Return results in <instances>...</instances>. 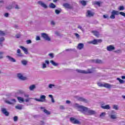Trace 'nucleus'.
I'll list each match as a JSON object with an SVG mask.
<instances>
[{
    "label": "nucleus",
    "instance_id": "14",
    "mask_svg": "<svg viewBox=\"0 0 125 125\" xmlns=\"http://www.w3.org/2000/svg\"><path fill=\"white\" fill-rule=\"evenodd\" d=\"M1 111L2 112V114L5 115V116H6L7 117H8V116H9V112L7 111V110H6V108H1Z\"/></svg>",
    "mask_w": 125,
    "mask_h": 125
},
{
    "label": "nucleus",
    "instance_id": "59",
    "mask_svg": "<svg viewBox=\"0 0 125 125\" xmlns=\"http://www.w3.org/2000/svg\"><path fill=\"white\" fill-rule=\"evenodd\" d=\"M31 99H32V98H29L26 99L24 101H25V102H29V101H30Z\"/></svg>",
    "mask_w": 125,
    "mask_h": 125
},
{
    "label": "nucleus",
    "instance_id": "19",
    "mask_svg": "<svg viewBox=\"0 0 125 125\" xmlns=\"http://www.w3.org/2000/svg\"><path fill=\"white\" fill-rule=\"evenodd\" d=\"M6 58H7L8 60H9V61H10V62H16V60H15V59L12 57L11 56H10L8 55L6 56Z\"/></svg>",
    "mask_w": 125,
    "mask_h": 125
},
{
    "label": "nucleus",
    "instance_id": "35",
    "mask_svg": "<svg viewBox=\"0 0 125 125\" xmlns=\"http://www.w3.org/2000/svg\"><path fill=\"white\" fill-rule=\"evenodd\" d=\"M81 105H80V104H74V106L75 107V108H77V110H78L80 108Z\"/></svg>",
    "mask_w": 125,
    "mask_h": 125
},
{
    "label": "nucleus",
    "instance_id": "13",
    "mask_svg": "<svg viewBox=\"0 0 125 125\" xmlns=\"http://www.w3.org/2000/svg\"><path fill=\"white\" fill-rule=\"evenodd\" d=\"M38 3L39 4V5H41L43 8H44L45 9H46L47 8V5L43 2L42 1H38Z\"/></svg>",
    "mask_w": 125,
    "mask_h": 125
},
{
    "label": "nucleus",
    "instance_id": "41",
    "mask_svg": "<svg viewBox=\"0 0 125 125\" xmlns=\"http://www.w3.org/2000/svg\"><path fill=\"white\" fill-rule=\"evenodd\" d=\"M113 109H114V110H119V106L117 104H114L113 106Z\"/></svg>",
    "mask_w": 125,
    "mask_h": 125
},
{
    "label": "nucleus",
    "instance_id": "30",
    "mask_svg": "<svg viewBox=\"0 0 125 125\" xmlns=\"http://www.w3.org/2000/svg\"><path fill=\"white\" fill-rule=\"evenodd\" d=\"M21 63L23 66H26L28 64V61L26 60H22L21 61Z\"/></svg>",
    "mask_w": 125,
    "mask_h": 125
},
{
    "label": "nucleus",
    "instance_id": "25",
    "mask_svg": "<svg viewBox=\"0 0 125 125\" xmlns=\"http://www.w3.org/2000/svg\"><path fill=\"white\" fill-rule=\"evenodd\" d=\"M20 48H21V49L24 51L25 54H28V49H27L25 47L20 46Z\"/></svg>",
    "mask_w": 125,
    "mask_h": 125
},
{
    "label": "nucleus",
    "instance_id": "18",
    "mask_svg": "<svg viewBox=\"0 0 125 125\" xmlns=\"http://www.w3.org/2000/svg\"><path fill=\"white\" fill-rule=\"evenodd\" d=\"M15 3H16L15 1H12L11 2V5H9L6 7V9H7V10H11V9H12V8H13V5H14Z\"/></svg>",
    "mask_w": 125,
    "mask_h": 125
},
{
    "label": "nucleus",
    "instance_id": "4",
    "mask_svg": "<svg viewBox=\"0 0 125 125\" xmlns=\"http://www.w3.org/2000/svg\"><path fill=\"white\" fill-rule=\"evenodd\" d=\"M41 37L45 40L47 42H50L51 41V39L48 36V34L44 33H41Z\"/></svg>",
    "mask_w": 125,
    "mask_h": 125
},
{
    "label": "nucleus",
    "instance_id": "31",
    "mask_svg": "<svg viewBox=\"0 0 125 125\" xmlns=\"http://www.w3.org/2000/svg\"><path fill=\"white\" fill-rule=\"evenodd\" d=\"M76 71L77 73H79L80 74H85V70L76 69Z\"/></svg>",
    "mask_w": 125,
    "mask_h": 125
},
{
    "label": "nucleus",
    "instance_id": "54",
    "mask_svg": "<svg viewBox=\"0 0 125 125\" xmlns=\"http://www.w3.org/2000/svg\"><path fill=\"white\" fill-rule=\"evenodd\" d=\"M18 121V117L14 116V122H17Z\"/></svg>",
    "mask_w": 125,
    "mask_h": 125
},
{
    "label": "nucleus",
    "instance_id": "43",
    "mask_svg": "<svg viewBox=\"0 0 125 125\" xmlns=\"http://www.w3.org/2000/svg\"><path fill=\"white\" fill-rule=\"evenodd\" d=\"M119 10L120 11H123V10H125V7H124V6H120L119 8H118Z\"/></svg>",
    "mask_w": 125,
    "mask_h": 125
},
{
    "label": "nucleus",
    "instance_id": "10",
    "mask_svg": "<svg viewBox=\"0 0 125 125\" xmlns=\"http://www.w3.org/2000/svg\"><path fill=\"white\" fill-rule=\"evenodd\" d=\"M94 72H95V67H92L90 69L88 68L87 71L85 70V74H92V73H94Z\"/></svg>",
    "mask_w": 125,
    "mask_h": 125
},
{
    "label": "nucleus",
    "instance_id": "12",
    "mask_svg": "<svg viewBox=\"0 0 125 125\" xmlns=\"http://www.w3.org/2000/svg\"><path fill=\"white\" fill-rule=\"evenodd\" d=\"M75 98L77 99L79 101H81L82 102H85V103H86L87 102V100L83 97H79L78 96H75Z\"/></svg>",
    "mask_w": 125,
    "mask_h": 125
},
{
    "label": "nucleus",
    "instance_id": "51",
    "mask_svg": "<svg viewBox=\"0 0 125 125\" xmlns=\"http://www.w3.org/2000/svg\"><path fill=\"white\" fill-rule=\"evenodd\" d=\"M53 86H55V85L53 84H49L48 85V88H52V87H53Z\"/></svg>",
    "mask_w": 125,
    "mask_h": 125
},
{
    "label": "nucleus",
    "instance_id": "63",
    "mask_svg": "<svg viewBox=\"0 0 125 125\" xmlns=\"http://www.w3.org/2000/svg\"><path fill=\"white\" fill-rule=\"evenodd\" d=\"M9 15V14H8V13H6L4 14L5 17H8Z\"/></svg>",
    "mask_w": 125,
    "mask_h": 125
},
{
    "label": "nucleus",
    "instance_id": "7",
    "mask_svg": "<svg viewBox=\"0 0 125 125\" xmlns=\"http://www.w3.org/2000/svg\"><path fill=\"white\" fill-rule=\"evenodd\" d=\"M17 76L18 79L21 80V81H27V80H28V78H27V77L23 76L22 73H18Z\"/></svg>",
    "mask_w": 125,
    "mask_h": 125
},
{
    "label": "nucleus",
    "instance_id": "62",
    "mask_svg": "<svg viewBox=\"0 0 125 125\" xmlns=\"http://www.w3.org/2000/svg\"><path fill=\"white\" fill-rule=\"evenodd\" d=\"M24 97H25V98H29V95L27 94H24Z\"/></svg>",
    "mask_w": 125,
    "mask_h": 125
},
{
    "label": "nucleus",
    "instance_id": "50",
    "mask_svg": "<svg viewBox=\"0 0 125 125\" xmlns=\"http://www.w3.org/2000/svg\"><path fill=\"white\" fill-rule=\"evenodd\" d=\"M15 9H18V10H19V9H21V8L20 7V6H19V5H17V4H16V5H15Z\"/></svg>",
    "mask_w": 125,
    "mask_h": 125
},
{
    "label": "nucleus",
    "instance_id": "17",
    "mask_svg": "<svg viewBox=\"0 0 125 125\" xmlns=\"http://www.w3.org/2000/svg\"><path fill=\"white\" fill-rule=\"evenodd\" d=\"M115 49L116 47L112 45L107 46L106 47V50H107V51H113V50H115Z\"/></svg>",
    "mask_w": 125,
    "mask_h": 125
},
{
    "label": "nucleus",
    "instance_id": "45",
    "mask_svg": "<svg viewBox=\"0 0 125 125\" xmlns=\"http://www.w3.org/2000/svg\"><path fill=\"white\" fill-rule=\"evenodd\" d=\"M78 28L81 30V31H82V32H84V29H83V28L82 27V26H81L80 25H78Z\"/></svg>",
    "mask_w": 125,
    "mask_h": 125
},
{
    "label": "nucleus",
    "instance_id": "6",
    "mask_svg": "<svg viewBox=\"0 0 125 125\" xmlns=\"http://www.w3.org/2000/svg\"><path fill=\"white\" fill-rule=\"evenodd\" d=\"M91 62H92V63H95V64H102L105 63V62H104L103 61H102L100 59H97L95 60H92Z\"/></svg>",
    "mask_w": 125,
    "mask_h": 125
},
{
    "label": "nucleus",
    "instance_id": "24",
    "mask_svg": "<svg viewBox=\"0 0 125 125\" xmlns=\"http://www.w3.org/2000/svg\"><path fill=\"white\" fill-rule=\"evenodd\" d=\"M113 86V85L108 83H105L104 84V87H105V88L110 89Z\"/></svg>",
    "mask_w": 125,
    "mask_h": 125
},
{
    "label": "nucleus",
    "instance_id": "16",
    "mask_svg": "<svg viewBox=\"0 0 125 125\" xmlns=\"http://www.w3.org/2000/svg\"><path fill=\"white\" fill-rule=\"evenodd\" d=\"M46 65H49V61L45 60V62H42V69H45L47 67Z\"/></svg>",
    "mask_w": 125,
    "mask_h": 125
},
{
    "label": "nucleus",
    "instance_id": "11",
    "mask_svg": "<svg viewBox=\"0 0 125 125\" xmlns=\"http://www.w3.org/2000/svg\"><path fill=\"white\" fill-rule=\"evenodd\" d=\"M5 103H7V104H9V105H13L16 103V100L15 99H11L10 101L8 100H5Z\"/></svg>",
    "mask_w": 125,
    "mask_h": 125
},
{
    "label": "nucleus",
    "instance_id": "53",
    "mask_svg": "<svg viewBox=\"0 0 125 125\" xmlns=\"http://www.w3.org/2000/svg\"><path fill=\"white\" fill-rule=\"evenodd\" d=\"M27 44H30V43H32V41L31 40H28L26 41Z\"/></svg>",
    "mask_w": 125,
    "mask_h": 125
},
{
    "label": "nucleus",
    "instance_id": "20",
    "mask_svg": "<svg viewBox=\"0 0 125 125\" xmlns=\"http://www.w3.org/2000/svg\"><path fill=\"white\" fill-rule=\"evenodd\" d=\"M62 5L64 7H65V8H67L68 9H72V8L71 5H70V4L68 3H64Z\"/></svg>",
    "mask_w": 125,
    "mask_h": 125
},
{
    "label": "nucleus",
    "instance_id": "5",
    "mask_svg": "<svg viewBox=\"0 0 125 125\" xmlns=\"http://www.w3.org/2000/svg\"><path fill=\"white\" fill-rule=\"evenodd\" d=\"M103 41L101 39H94L93 41L88 42V43L92 44H98V43H101Z\"/></svg>",
    "mask_w": 125,
    "mask_h": 125
},
{
    "label": "nucleus",
    "instance_id": "36",
    "mask_svg": "<svg viewBox=\"0 0 125 125\" xmlns=\"http://www.w3.org/2000/svg\"><path fill=\"white\" fill-rule=\"evenodd\" d=\"M117 81H119L120 83H125V81L120 79L119 78H117Z\"/></svg>",
    "mask_w": 125,
    "mask_h": 125
},
{
    "label": "nucleus",
    "instance_id": "64",
    "mask_svg": "<svg viewBox=\"0 0 125 125\" xmlns=\"http://www.w3.org/2000/svg\"><path fill=\"white\" fill-rule=\"evenodd\" d=\"M66 104H71V101H70L69 100H66Z\"/></svg>",
    "mask_w": 125,
    "mask_h": 125
},
{
    "label": "nucleus",
    "instance_id": "60",
    "mask_svg": "<svg viewBox=\"0 0 125 125\" xmlns=\"http://www.w3.org/2000/svg\"><path fill=\"white\" fill-rule=\"evenodd\" d=\"M51 25H52V26H55V22H54L53 21H51Z\"/></svg>",
    "mask_w": 125,
    "mask_h": 125
},
{
    "label": "nucleus",
    "instance_id": "52",
    "mask_svg": "<svg viewBox=\"0 0 125 125\" xmlns=\"http://www.w3.org/2000/svg\"><path fill=\"white\" fill-rule=\"evenodd\" d=\"M98 85L101 87H104V84H102L101 83H98Z\"/></svg>",
    "mask_w": 125,
    "mask_h": 125
},
{
    "label": "nucleus",
    "instance_id": "23",
    "mask_svg": "<svg viewBox=\"0 0 125 125\" xmlns=\"http://www.w3.org/2000/svg\"><path fill=\"white\" fill-rule=\"evenodd\" d=\"M50 63H51V64H52V65L53 66H54L55 67H57L59 66V63L54 62V61L53 60L50 61Z\"/></svg>",
    "mask_w": 125,
    "mask_h": 125
},
{
    "label": "nucleus",
    "instance_id": "3",
    "mask_svg": "<svg viewBox=\"0 0 125 125\" xmlns=\"http://www.w3.org/2000/svg\"><path fill=\"white\" fill-rule=\"evenodd\" d=\"M79 112L83 113L84 115H86V112L87 111V107L83 106V105H81L78 110Z\"/></svg>",
    "mask_w": 125,
    "mask_h": 125
},
{
    "label": "nucleus",
    "instance_id": "58",
    "mask_svg": "<svg viewBox=\"0 0 125 125\" xmlns=\"http://www.w3.org/2000/svg\"><path fill=\"white\" fill-rule=\"evenodd\" d=\"M60 109H61V110H64L65 107H64V105H60Z\"/></svg>",
    "mask_w": 125,
    "mask_h": 125
},
{
    "label": "nucleus",
    "instance_id": "44",
    "mask_svg": "<svg viewBox=\"0 0 125 125\" xmlns=\"http://www.w3.org/2000/svg\"><path fill=\"white\" fill-rule=\"evenodd\" d=\"M48 56H49L51 58H54V53H49L48 54Z\"/></svg>",
    "mask_w": 125,
    "mask_h": 125
},
{
    "label": "nucleus",
    "instance_id": "32",
    "mask_svg": "<svg viewBox=\"0 0 125 125\" xmlns=\"http://www.w3.org/2000/svg\"><path fill=\"white\" fill-rule=\"evenodd\" d=\"M29 90H31V91L34 90V89H35L36 88V85L35 84H32V85H31L29 87Z\"/></svg>",
    "mask_w": 125,
    "mask_h": 125
},
{
    "label": "nucleus",
    "instance_id": "21",
    "mask_svg": "<svg viewBox=\"0 0 125 125\" xmlns=\"http://www.w3.org/2000/svg\"><path fill=\"white\" fill-rule=\"evenodd\" d=\"M17 56H18V57H24V55L21 53V50L20 49L17 50Z\"/></svg>",
    "mask_w": 125,
    "mask_h": 125
},
{
    "label": "nucleus",
    "instance_id": "28",
    "mask_svg": "<svg viewBox=\"0 0 125 125\" xmlns=\"http://www.w3.org/2000/svg\"><path fill=\"white\" fill-rule=\"evenodd\" d=\"M17 99L19 103H22V102H24L25 101V100H24V98L21 97H18Z\"/></svg>",
    "mask_w": 125,
    "mask_h": 125
},
{
    "label": "nucleus",
    "instance_id": "2",
    "mask_svg": "<svg viewBox=\"0 0 125 125\" xmlns=\"http://www.w3.org/2000/svg\"><path fill=\"white\" fill-rule=\"evenodd\" d=\"M108 117H109L111 120H116V119H117L116 112L114 110L108 112Z\"/></svg>",
    "mask_w": 125,
    "mask_h": 125
},
{
    "label": "nucleus",
    "instance_id": "27",
    "mask_svg": "<svg viewBox=\"0 0 125 125\" xmlns=\"http://www.w3.org/2000/svg\"><path fill=\"white\" fill-rule=\"evenodd\" d=\"M102 109H104L105 110H110L111 108V107H110V105L109 104H106V105L102 106Z\"/></svg>",
    "mask_w": 125,
    "mask_h": 125
},
{
    "label": "nucleus",
    "instance_id": "39",
    "mask_svg": "<svg viewBox=\"0 0 125 125\" xmlns=\"http://www.w3.org/2000/svg\"><path fill=\"white\" fill-rule=\"evenodd\" d=\"M45 114L46 115H50V112L48 111V110L46 109H44V110H42Z\"/></svg>",
    "mask_w": 125,
    "mask_h": 125
},
{
    "label": "nucleus",
    "instance_id": "55",
    "mask_svg": "<svg viewBox=\"0 0 125 125\" xmlns=\"http://www.w3.org/2000/svg\"><path fill=\"white\" fill-rule=\"evenodd\" d=\"M105 115H106V113H105V112H102V113L100 114V117H105Z\"/></svg>",
    "mask_w": 125,
    "mask_h": 125
},
{
    "label": "nucleus",
    "instance_id": "42",
    "mask_svg": "<svg viewBox=\"0 0 125 125\" xmlns=\"http://www.w3.org/2000/svg\"><path fill=\"white\" fill-rule=\"evenodd\" d=\"M74 125H81V122L76 119L75 120Z\"/></svg>",
    "mask_w": 125,
    "mask_h": 125
},
{
    "label": "nucleus",
    "instance_id": "15",
    "mask_svg": "<svg viewBox=\"0 0 125 125\" xmlns=\"http://www.w3.org/2000/svg\"><path fill=\"white\" fill-rule=\"evenodd\" d=\"M86 17H93L94 16V13L91 12L90 10L87 11L86 14Z\"/></svg>",
    "mask_w": 125,
    "mask_h": 125
},
{
    "label": "nucleus",
    "instance_id": "40",
    "mask_svg": "<svg viewBox=\"0 0 125 125\" xmlns=\"http://www.w3.org/2000/svg\"><path fill=\"white\" fill-rule=\"evenodd\" d=\"M76 119L73 117L70 118V121L72 124H75V121H76Z\"/></svg>",
    "mask_w": 125,
    "mask_h": 125
},
{
    "label": "nucleus",
    "instance_id": "48",
    "mask_svg": "<svg viewBox=\"0 0 125 125\" xmlns=\"http://www.w3.org/2000/svg\"><path fill=\"white\" fill-rule=\"evenodd\" d=\"M65 51H76V49H66Z\"/></svg>",
    "mask_w": 125,
    "mask_h": 125
},
{
    "label": "nucleus",
    "instance_id": "9",
    "mask_svg": "<svg viewBox=\"0 0 125 125\" xmlns=\"http://www.w3.org/2000/svg\"><path fill=\"white\" fill-rule=\"evenodd\" d=\"M95 114H96V112L95 110H91L90 108H87L86 115L91 116L92 115H95Z\"/></svg>",
    "mask_w": 125,
    "mask_h": 125
},
{
    "label": "nucleus",
    "instance_id": "33",
    "mask_svg": "<svg viewBox=\"0 0 125 125\" xmlns=\"http://www.w3.org/2000/svg\"><path fill=\"white\" fill-rule=\"evenodd\" d=\"M49 6L50 8H55V7H56V5H55L53 3H50L49 5Z\"/></svg>",
    "mask_w": 125,
    "mask_h": 125
},
{
    "label": "nucleus",
    "instance_id": "57",
    "mask_svg": "<svg viewBox=\"0 0 125 125\" xmlns=\"http://www.w3.org/2000/svg\"><path fill=\"white\" fill-rule=\"evenodd\" d=\"M74 35L77 39H80V35H79V34L75 33Z\"/></svg>",
    "mask_w": 125,
    "mask_h": 125
},
{
    "label": "nucleus",
    "instance_id": "26",
    "mask_svg": "<svg viewBox=\"0 0 125 125\" xmlns=\"http://www.w3.org/2000/svg\"><path fill=\"white\" fill-rule=\"evenodd\" d=\"M91 33H92L94 36H95V37H96L97 38H98L99 37L100 34L99 32H98V31L94 30L91 31Z\"/></svg>",
    "mask_w": 125,
    "mask_h": 125
},
{
    "label": "nucleus",
    "instance_id": "46",
    "mask_svg": "<svg viewBox=\"0 0 125 125\" xmlns=\"http://www.w3.org/2000/svg\"><path fill=\"white\" fill-rule=\"evenodd\" d=\"M114 52L115 53H122V50L121 49H118L114 51Z\"/></svg>",
    "mask_w": 125,
    "mask_h": 125
},
{
    "label": "nucleus",
    "instance_id": "8",
    "mask_svg": "<svg viewBox=\"0 0 125 125\" xmlns=\"http://www.w3.org/2000/svg\"><path fill=\"white\" fill-rule=\"evenodd\" d=\"M45 98H46V96L42 95L40 96V99H35V100L38 102H44L45 101Z\"/></svg>",
    "mask_w": 125,
    "mask_h": 125
},
{
    "label": "nucleus",
    "instance_id": "49",
    "mask_svg": "<svg viewBox=\"0 0 125 125\" xmlns=\"http://www.w3.org/2000/svg\"><path fill=\"white\" fill-rule=\"evenodd\" d=\"M94 4H96V5H98V6H100L101 3L99 1H95Z\"/></svg>",
    "mask_w": 125,
    "mask_h": 125
},
{
    "label": "nucleus",
    "instance_id": "61",
    "mask_svg": "<svg viewBox=\"0 0 125 125\" xmlns=\"http://www.w3.org/2000/svg\"><path fill=\"white\" fill-rule=\"evenodd\" d=\"M36 41H41V38L40 36H37L36 38Z\"/></svg>",
    "mask_w": 125,
    "mask_h": 125
},
{
    "label": "nucleus",
    "instance_id": "34",
    "mask_svg": "<svg viewBox=\"0 0 125 125\" xmlns=\"http://www.w3.org/2000/svg\"><path fill=\"white\" fill-rule=\"evenodd\" d=\"M80 2L83 6H85V5H86V1L82 0L80 1Z\"/></svg>",
    "mask_w": 125,
    "mask_h": 125
},
{
    "label": "nucleus",
    "instance_id": "56",
    "mask_svg": "<svg viewBox=\"0 0 125 125\" xmlns=\"http://www.w3.org/2000/svg\"><path fill=\"white\" fill-rule=\"evenodd\" d=\"M4 37H2L1 38H0V42H4Z\"/></svg>",
    "mask_w": 125,
    "mask_h": 125
},
{
    "label": "nucleus",
    "instance_id": "1",
    "mask_svg": "<svg viewBox=\"0 0 125 125\" xmlns=\"http://www.w3.org/2000/svg\"><path fill=\"white\" fill-rule=\"evenodd\" d=\"M119 14H120V15H122V16H124V17H125V13L124 12H119L118 11L113 10L111 12V15L110 17V18H111V19H115V18H116L115 15H119Z\"/></svg>",
    "mask_w": 125,
    "mask_h": 125
},
{
    "label": "nucleus",
    "instance_id": "37",
    "mask_svg": "<svg viewBox=\"0 0 125 125\" xmlns=\"http://www.w3.org/2000/svg\"><path fill=\"white\" fill-rule=\"evenodd\" d=\"M61 9H60V10H58V9H56L55 10V12L56 13V14H57V15H58V14H59L60 13H61Z\"/></svg>",
    "mask_w": 125,
    "mask_h": 125
},
{
    "label": "nucleus",
    "instance_id": "29",
    "mask_svg": "<svg viewBox=\"0 0 125 125\" xmlns=\"http://www.w3.org/2000/svg\"><path fill=\"white\" fill-rule=\"evenodd\" d=\"M16 109L18 110H22V108H23V105L22 104H18L15 106Z\"/></svg>",
    "mask_w": 125,
    "mask_h": 125
},
{
    "label": "nucleus",
    "instance_id": "38",
    "mask_svg": "<svg viewBox=\"0 0 125 125\" xmlns=\"http://www.w3.org/2000/svg\"><path fill=\"white\" fill-rule=\"evenodd\" d=\"M3 54L4 52H0V59H3Z\"/></svg>",
    "mask_w": 125,
    "mask_h": 125
},
{
    "label": "nucleus",
    "instance_id": "47",
    "mask_svg": "<svg viewBox=\"0 0 125 125\" xmlns=\"http://www.w3.org/2000/svg\"><path fill=\"white\" fill-rule=\"evenodd\" d=\"M0 36H5V33L4 31L0 30Z\"/></svg>",
    "mask_w": 125,
    "mask_h": 125
},
{
    "label": "nucleus",
    "instance_id": "22",
    "mask_svg": "<svg viewBox=\"0 0 125 125\" xmlns=\"http://www.w3.org/2000/svg\"><path fill=\"white\" fill-rule=\"evenodd\" d=\"M84 46V45L83 44V43H80L78 44L77 48L78 49H79V50H82V49H83V48Z\"/></svg>",
    "mask_w": 125,
    "mask_h": 125
}]
</instances>
